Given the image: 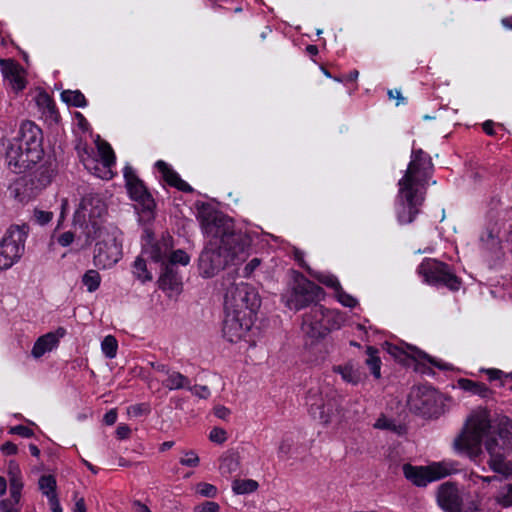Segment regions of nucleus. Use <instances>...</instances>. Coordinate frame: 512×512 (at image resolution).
<instances>
[{"mask_svg":"<svg viewBox=\"0 0 512 512\" xmlns=\"http://www.w3.org/2000/svg\"><path fill=\"white\" fill-rule=\"evenodd\" d=\"M261 306V299L254 287L240 283L225 295L222 332L230 343L240 341L252 328Z\"/></svg>","mask_w":512,"mask_h":512,"instance_id":"1","label":"nucleus"},{"mask_svg":"<svg viewBox=\"0 0 512 512\" xmlns=\"http://www.w3.org/2000/svg\"><path fill=\"white\" fill-rule=\"evenodd\" d=\"M43 133L32 121H24L17 136L9 143L6 161L15 173H22L38 163L44 154Z\"/></svg>","mask_w":512,"mask_h":512,"instance_id":"2","label":"nucleus"},{"mask_svg":"<svg viewBox=\"0 0 512 512\" xmlns=\"http://www.w3.org/2000/svg\"><path fill=\"white\" fill-rule=\"evenodd\" d=\"M200 223L207 236L215 239L222 249L231 253L233 261L239 254L246 252L253 242L247 230L235 229L233 221L223 215H203Z\"/></svg>","mask_w":512,"mask_h":512,"instance_id":"3","label":"nucleus"},{"mask_svg":"<svg viewBox=\"0 0 512 512\" xmlns=\"http://www.w3.org/2000/svg\"><path fill=\"white\" fill-rule=\"evenodd\" d=\"M324 289L309 280L301 272L293 270L290 287L281 295V300L290 310L300 311L318 305L324 299Z\"/></svg>","mask_w":512,"mask_h":512,"instance_id":"4","label":"nucleus"},{"mask_svg":"<svg viewBox=\"0 0 512 512\" xmlns=\"http://www.w3.org/2000/svg\"><path fill=\"white\" fill-rule=\"evenodd\" d=\"M54 175L55 169L53 164L45 162L28 175L20 177L11 183L8 187V192L17 201L22 203L28 202L52 182Z\"/></svg>","mask_w":512,"mask_h":512,"instance_id":"5","label":"nucleus"},{"mask_svg":"<svg viewBox=\"0 0 512 512\" xmlns=\"http://www.w3.org/2000/svg\"><path fill=\"white\" fill-rule=\"evenodd\" d=\"M95 236L85 235L88 242L97 241L94 250V263L106 269L114 266L122 257L121 234L115 226H101Z\"/></svg>","mask_w":512,"mask_h":512,"instance_id":"6","label":"nucleus"},{"mask_svg":"<svg viewBox=\"0 0 512 512\" xmlns=\"http://www.w3.org/2000/svg\"><path fill=\"white\" fill-rule=\"evenodd\" d=\"M489 412L484 410L471 415L463 432L455 439L457 450L470 455L477 454L481 449V443L493 433Z\"/></svg>","mask_w":512,"mask_h":512,"instance_id":"7","label":"nucleus"},{"mask_svg":"<svg viewBox=\"0 0 512 512\" xmlns=\"http://www.w3.org/2000/svg\"><path fill=\"white\" fill-rule=\"evenodd\" d=\"M106 213L107 206L101 195L91 191L82 197L74 214V222L80 225L85 235L95 236L97 232L100 233L99 227L104 226Z\"/></svg>","mask_w":512,"mask_h":512,"instance_id":"8","label":"nucleus"},{"mask_svg":"<svg viewBox=\"0 0 512 512\" xmlns=\"http://www.w3.org/2000/svg\"><path fill=\"white\" fill-rule=\"evenodd\" d=\"M342 321L340 312L318 304L303 316L302 329L309 337L322 339L331 331L340 329Z\"/></svg>","mask_w":512,"mask_h":512,"instance_id":"9","label":"nucleus"},{"mask_svg":"<svg viewBox=\"0 0 512 512\" xmlns=\"http://www.w3.org/2000/svg\"><path fill=\"white\" fill-rule=\"evenodd\" d=\"M417 273L426 284L437 288L445 287L456 292L462 285V279L455 274L453 268L435 258H424L417 267Z\"/></svg>","mask_w":512,"mask_h":512,"instance_id":"10","label":"nucleus"},{"mask_svg":"<svg viewBox=\"0 0 512 512\" xmlns=\"http://www.w3.org/2000/svg\"><path fill=\"white\" fill-rule=\"evenodd\" d=\"M29 225H11L0 241V270L11 268L22 257Z\"/></svg>","mask_w":512,"mask_h":512,"instance_id":"11","label":"nucleus"},{"mask_svg":"<svg viewBox=\"0 0 512 512\" xmlns=\"http://www.w3.org/2000/svg\"><path fill=\"white\" fill-rule=\"evenodd\" d=\"M310 416L327 426L341 418V400L335 394L323 396L318 390L310 389L306 396Z\"/></svg>","mask_w":512,"mask_h":512,"instance_id":"12","label":"nucleus"},{"mask_svg":"<svg viewBox=\"0 0 512 512\" xmlns=\"http://www.w3.org/2000/svg\"><path fill=\"white\" fill-rule=\"evenodd\" d=\"M409 410L425 418H438L443 410V403L438 392L431 386L413 387L408 394Z\"/></svg>","mask_w":512,"mask_h":512,"instance_id":"13","label":"nucleus"},{"mask_svg":"<svg viewBox=\"0 0 512 512\" xmlns=\"http://www.w3.org/2000/svg\"><path fill=\"white\" fill-rule=\"evenodd\" d=\"M399 192L396 198V219L400 225L411 224L421 212L424 194L413 185L398 182Z\"/></svg>","mask_w":512,"mask_h":512,"instance_id":"14","label":"nucleus"},{"mask_svg":"<svg viewBox=\"0 0 512 512\" xmlns=\"http://www.w3.org/2000/svg\"><path fill=\"white\" fill-rule=\"evenodd\" d=\"M230 262H233L231 253L222 249L217 241L211 238L199 256L198 266L200 274L205 278H211L223 270Z\"/></svg>","mask_w":512,"mask_h":512,"instance_id":"15","label":"nucleus"},{"mask_svg":"<svg viewBox=\"0 0 512 512\" xmlns=\"http://www.w3.org/2000/svg\"><path fill=\"white\" fill-rule=\"evenodd\" d=\"M405 478L417 487H426L451 474V470L443 462H434L427 466L403 465Z\"/></svg>","mask_w":512,"mask_h":512,"instance_id":"16","label":"nucleus"},{"mask_svg":"<svg viewBox=\"0 0 512 512\" xmlns=\"http://www.w3.org/2000/svg\"><path fill=\"white\" fill-rule=\"evenodd\" d=\"M432 167V160L428 153L421 148L413 149L411 153V160L405 171L403 177L399 180L400 183L413 185L419 188L423 187L426 183L428 170Z\"/></svg>","mask_w":512,"mask_h":512,"instance_id":"17","label":"nucleus"},{"mask_svg":"<svg viewBox=\"0 0 512 512\" xmlns=\"http://www.w3.org/2000/svg\"><path fill=\"white\" fill-rule=\"evenodd\" d=\"M157 284L158 288L163 291L167 297L173 298L179 296L183 291V278L179 268L162 264V266H160V275Z\"/></svg>","mask_w":512,"mask_h":512,"instance_id":"18","label":"nucleus"},{"mask_svg":"<svg viewBox=\"0 0 512 512\" xmlns=\"http://www.w3.org/2000/svg\"><path fill=\"white\" fill-rule=\"evenodd\" d=\"M485 449L489 454L488 465L490 469L501 475L504 479L512 476V464L506 460L508 451L500 450L495 439H486Z\"/></svg>","mask_w":512,"mask_h":512,"instance_id":"19","label":"nucleus"},{"mask_svg":"<svg viewBox=\"0 0 512 512\" xmlns=\"http://www.w3.org/2000/svg\"><path fill=\"white\" fill-rule=\"evenodd\" d=\"M437 503L445 512H462L463 499L453 482L442 483L437 491Z\"/></svg>","mask_w":512,"mask_h":512,"instance_id":"20","label":"nucleus"},{"mask_svg":"<svg viewBox=\"0 0 512 512\" xmlns=\"http://www.w3.org/2000/svg\"><path fill=\"white\" fill-rule=\"evenodd\" d=\"M155 168L161 174L163 181L170 187L176 188L177 190L184 193H193L194 189L186 181H184L178 172H176L167 162L164 160H158L155 163Z\"/></svg>","mask_w":512,"mask_h":512,"instance_id":"21","label":"nucleus"},{"mask_svg":"<svg viewBox=\"0 0 512 512\" xmlns=\"http://www.w3.org/2000/svg\"><path fill=\"white\" fill-rule=\"evenodd\" d=\"M0 70L5 79L10 81L15 91H22L26 87V79L21 75L22 67L14 59L0 58Z\"/></svg>","mask_w":512,"mask_h":512,"instance_id":"22","label":"nucleus"},{"mask_svg":"<svg viewBox=\"0 0 512 512\" xmlns=\"http://www.w3.org/2000/svg\"><path fill=\"white\" fill-rule=\"evenodd\" d=\"M487 439H495L500 450L510 452L512 450V420L504 417L500 420L497 430Z\"/></svg>","mask_w":512,"mask_h":512,"instance_id":"23","label":"nucleus"},{"mask_svg":"<svg viewBox=\"0 0 512 512\" xmlns=\"http://www.w3.org/2000/svg\"><path fill=\"white\" fill-rule=\"evenodd\" d=\"M171 246L165 241H148L142 247V254L146 255L151 261L159 263L162 266L166 262L168 252Z\"/></svg>","mask_w":512,"mask_h":512,"instance_id":"24","label":"nucleus"},{"mask_svg":"<svg viewBox=\"0 0 512 512\" xmlns=\"http://www.w3.org/2000/svg\"><path fill=\"white\" fill-rule=\"evenodd\" d=\"M123 177L125 180V186L128 192V195L131 200L133 197H137L142 193L148 191L145 183L137 176L134 169L131 166H125L123 169Z\"/></svg>","mask_w":512,"mask_h":512,"instance_id":"25","label":"nucleus"},{"mask_svg":"<svg viewBox=\"0 0 512 512\" xmlns=\"http://www.w3.org/2000/svg\"><path fill=\"white\" fill-rule=\"evenodd\" d=\"M457 386L471 395H477L483 399H490L494 392L485 383L473 381L468 378H460L457 380Z\"/></svg>","mask_w":512,"mask_h":512,"instance_id":"26","label":"nucleus"},{"mask_svg":"<svg viewBox=\"0 0 512 512\" xmlns=\"http://www.w3.org/2000/svg\"><path fill=\"white\" fill-rule=\"evenodd\" d=\"M333 370L335 373L340 374L345 382L352 385H357L364 379V373L361 368L355 367L351 362L334 366Z\"/></svg>","mask_w":512,"mask_h":512,"instance_id":"27","label":"nucleus"},{"mask_svg":"<svg viewBox=\"0 0 512 512\" xmlns=\"http://www.w3.org/2000/svg\"><path fill=\"white\" fill-rule=\"evenodd\" d=\"M58 344V339L55 334L47 333L40 336L32 347V355L34 358L42 357L46 352L51 351Z\"/></svg>","mask_w":512,"mask_h":512,"instance_id":"28","label":"nucleus"},{"mask_svg":"<svg viewBox=\"0 0 512 512\" xmlns=\"http://www.w3.org/2000/svg\"><path fill=\"white\" fill-rule=\"evenodd\" d=\"M191 379L174 369L168 374L162 385L169 390H181L189 388Z\"/></svg>","mask_w":512,"mask_h":512,"instance_id":"29","label":"nucleus"},{"mask_svg":"<svg viewBox=\"0 0 512 512\" xmlns=\"http://www.w3.org/2000/svg\"><path fill=\"white\" fill-rule=\"evenodd\" d=\"M367 359L365 364L370 370V373L375 379L381 377V365L382 361L379 357V350L375 346H367L366 348Z\"/></svg>","mask_w":512,"mask_h":512,"instance_id":"30","label":"nucleus"},{"mask_svg":"<svg viewBox=\"0 0 512 512\" xmlns=\"http://www.w3.org/2000/svg\"><path fill=\"white\" fill-rule=\"evenodd\" d=\"M407 348L412 352L410 357L412 359H414L415 361L424 360V361L428 362L429 364H431L432 366L439 368L440 370H444V371L450 370L449 364L444 363L441 360H438V359L430 356L425 351H423L415 346H412V345H407Z\"/></svg>","mask_w":512,"mask_h":512,"instance_id":"31","label":"nucleus"},{"mask_svg":"<svg viewBox=\"0 0 512 512\" xmlns=\"http://www.w3.org/2000/svg\"><path fill=\"white\" fill-rule=\"evenodd\" d=\"M61 100L68 106L85 108L88 105L85 95L80 90H64L61 92Z\"/></svg>","mask_w":512,"mask_h":512,"instance_id":"32","label":"nucleus"},{"mask_svg":"<svg viewBox=\"0 0 512 512\" xmlns=\"http://www.w3.org/2000/svg\"><path fill=\"white\" fill-rule=\"evenodd\" d=\"M374 428L380 430H388L399 436L404 435L407 431L405 425L397 424L393 419L388 418L383 414L376 420Z\"/></svg>","mask_w":512,"mask_h":512,"instance_id":"33","label":"nucleus"},{"mask_svg":"<svg viewBox=\"0 0 512 512\" xmlns=\"http://www.w3.org/2000/svg\"><path fill=\"white\" fill-rule=\"evenodd\" d=\"M11 469L10 467V474H12L10 478V498L14 504H18L21 499L23 483L18 466H15L16 472H12Z\"/></svg>","mask_w":512,"mask_h":512,"instance_id":"34","label":"nucleus"},{"mask_svg":"<svg viewBox=\"0 0 512 512\" xmlns=\"http://www.w3.org/2000/svg\"><path fill=\"white\" fill-rule=\"evenodd\" d=\"M133 201L141 207L143 213H146L149 217L154 216L156 202L149 190L137 197H133Z\"/></svg>","mask_w":512,"mask_h":512,"instance_id":"35","label":"nucleus"},{"mask_svg":"<svg viewBox=\"0 0 512 512\" xmlns=\"http://www.w3.org/2000/svg\"><path fill=\"white\" fill-rule=\"evenodd\" d=\"M133 201L141 207L143 213H146L149 217L154 216L156 202L149 190L137 197H133Z\"/></svg>","mask_w":512,"mask_h":512,"instance_id":"36","label":"nucleus"},{"mask_svg":"<svg viewBox=\"0 0 512 512\" xmlns=\"http://www.w3.org/2000/svg\"><path fill=\"white\" fill-rule=\"evenodd\" d=\"M132 268L134 276L142 283L152 281V273L147 269L146 260L142 256H138L135 259Z\"/></svg>","mask_w":512,"mask_h":512,"instance_id":"37","label":"nucleus"},{"mask_svg":"<svg viewBox=\"0 0 512 512\" xmlns=\"http://www.w3.org/2000/svg\"><path fill=\"white\" fill-rule=\"evenodd\" d=\"M258 487V482L253 479H236L232 483V490L238 495L253 493Z\"/></svg>","mask_w":512,"mask_h":512,"instance_id":"38","label":"nucleus"},{"mask_svg":"<svg viewBox=\"0 0 512 512\" xmlns=\"http://www.w3.org/2000/svg\"><path fill=\"white\" fill-rule=\"evenodd\" d=\"M480 240L483 248L489 252H494L497 254L501 250V240L499 236L493 232V230H487L485 233H483Z\"/></svg>","mask_w":512,"mask_h":512,"instance_id":"39","label":"nucleus"},{"mask_svg":"<svg viewBox=\"0 0 512 512\" xmlns=\"http://www.w3.org/2000/svg\"><path fill=\"white\" fill-rule=\"evenodd\" d=\"M39 489L42 493L49 498L50 496L54 498L57 489V482L53 475H42L39 479Z\"/></svg>","mask_w":512,"mask_h":512,"instance_id":"40","label":"nucleus"},{"mask_svg":"<svg viewBox=\"0 0 512 512\" xmlns=\"http://www.w3.org/2000/svg\"><path fill=\"white\" fill-rule=\"evenodd\" d=\"M190 262V256L181 249L172 251L170 255H167L166 262H163V265H167L173 268H178V264L183 266L188 265Z\"/></svg>","mask_w":512,"mask_h":512,"instance_id":"41","label":"nucleus"},{"mask_svg":"<svg viewBox=\"0 0 512 512\" xmlns=\"http://www.w3.org/2000/svg\"><path fill=\"white\" fill-rule=\"evenodd\" d=\"M239 457L236 454H228L220 459L219 469L222 474H232L239 468Z\"/></svg>","mask_w":512,"mask_h":512,"instance_id":"42","label":"nucleus"},{"mask_svg":"<svg viewBox=\"0 0 512 512\" xmlns=\"http://www.w3.org/2000/svg\"><path fill=\"white\" fill-rule=\"evenodd\" d=\"M82 283L88 292L96 291L101 283V276L98 271L90 269L82 276Z\"/></svg>","mask_w":512,"mask_h":512,"instance_id":"43","label":"nucleus"},{"mask_svg":"<svg viewBox=\"0 0 512 512\" xmlns=\"http://www.w3.org/2000/svg\"><path fill=\"white\" fill-rule=\"evenodd\" d=\"M98 152L103 165L107 168H111L116 164V156L111 147L107 142H104L98 146Z\"/></svg>","mask_w":512,"mask_h":512,"instance_id":"44","label":"nucleus"},{"mask_svg":"<svg viewBox=\"0 0 512 512\" xmlns=\"http://www.w3.org/2000/svg\"><path fill=\"white\" fill-rule=\"evenodd\" d=\"M101 349L105 357L109 359L115 358L118 350V342L116 338L112 335L105 336L101 342Z\"/></svg>","mask_w":512,"mask_h":512,"instance_id":"45","label":"nucleus"},{"mask_svg":"<svg viewBox=\"0 0 512 512\" xmlns=\"http://www.w3.org/2000/svg\"><path fill=\"white\" fill-rule=\"evenodd\" d=\"M311 275L315 277L321 284L333 289L334 292L341 289V284L338 278L333 274L318 273Z\"/></svg>","mask_w":512,"mask_h":512,"instance_id":"46","label":"nucleus"},{"mask_svg":"<svg viewBox=\"0 0 512 512\" xmlns=\"http://www.w3.org/2000/svg\"><path fill=\"white\" fill-rule=\"evenodd\" d=\"M496 502L502 507L512 506V484H507L498 491Z\"/></svg>","mask_w":512,"mask_h":512,"instance_id":"47","label":"nucleus"},{"mask_svg":"<svg viewBox=\"0 0 512 512\" xmlns=\"http://www.w3.org/2000/svg\"><path fill=\"white\" fill-rule=\"evenodd\" d=\"M196 493L202 497L215 498L218 495V488L207 482H200L196 485Z\"/></svg>","mask_w":512,"mask_h":512,"instance_id":"48","label":"nucleus"},{"mask_svg":"<svg viewBox=\"0 0 512 512\" xmlns=\"http://www.w3.org/2000/svg\"><path fill=\"white\" fill-rule=\"evenodd\" d=\"M38 104L45 107L47 109V112L50 114V116H57L58 111L56 104L47 93H42L38 97Z\"/></svg>","mask_w":512,"mask_h":512,"instance_id":"49","label":"nucleus"},{"mask_svg":"<svg viewBox=\"0 0 512 512\" xmlns=\"http://www.w3.org/2000/svg\"><path fill=\"white\" fill-rule=\"evenodd\" d=\"M336 299L344 306L348 308H354L358 304V301L356 298H354L352 295L348 294L344 289L341 287L340 290H337L335 292Z\"/></svg>","mask_w":512,"mask_h":512,"instance_id":"50","label":"nucleus"},{"mask_svg":"<svg viewBox=\"0 0 512 512\" xmlns=\"http://www.w3.org/2000/svg\"><path fill=\"white\" fill-rule=\"evenodd\" d=\"M151 409L148 403H138L128 407V414L132 417L147 416Z\"/></svg>","mask_w":512,"mask_h":512,"instance_id":"51","label":"nucleus"},{"mask_svg":"<svg viewBox=\"0 0 512 512\" xmlns=\"http://www.w3.org/2000/svg\"><path fill=\"white\" fill-rule=\"evenodd\" d=\"M200 459L193 450L187 451L184 457H181L179 463L183 466L195 468L199 465Z\"/></svg>","mask_w":512,"mask_h":512,"instance_id":"52","label":"nucleus"},{"mask_svg":"<svg viewBox=\"0 0 512 512\" xmlns=\"http://www.w3.org/2000/svg\"><path fill=\"white\" fill-rule=\"evenodd\" d=\"M194 396L200 399H208L211 395V391L206 385H192V381H190L189 388H187Z\"/></svg>","mask_w":512,"mask_h":512,"instance_id":"53","label":"nucleus"},{"mask_svg":"<svg viewBox=\"0 0 512 512\" xmlns=\"http://www.w3.org/2000/svg\"><path fill=\"white\" fill-rule=\"evenodd\" d=\"M8 433L11 435H18L22 438H31L34 436V431L24 425H16L9 428Z\"/></svg>","mask_w":512,"mask_h":512,"instance_id":"54","label":"nucleus"},{"mask_svg":"<svg viewBox=\"0 0 512 512\" xmlns=\"http://www.w3.org/2000/svg\"><path fill=\"white\" fill-rule=\"evenodd\" d=\"M220 506L214 501H204L194 507V512H219Z\"/></svg>","mask_w":512,"mask_h":512,"instance_id":"55","label":"nucleus"},{"mask_svg":"<svg viewBox=\"0 0 512 512\" xmlns=\"http://www.w3.org/2000/svg\"><path fill=\"white\" fill-rule=\"evenodd\" d=\"M227 433L224 429L219 427H214L209 433V439L217 444H222L227 439Z\"/></svg>","mask_w":512,"mask_h":512,"instance_id":"56","label":"nucleus"},{"mask_svg":"<svg viewBox=\"0 0 512 512\" xmlns=\"http://www.w3.org/2000/svg\"><path fill=\"white\" fill-rule=\"evenodd\" d=\"M34 218L39 225H46L53 219V213L36 209L34 211Z\"/></svg>","mask_w":512,"mask_h":512,"instance_id":"57","label":"nucleus"},{"mask_svg":"<svg viewBox=\"0 0 512 512\" xmlns=\"http://www.w3.org/2000/svg\"><path fill=\"white\" fill-rule=\"evenodd\" d=\"M359 71L356 69H353L349 71L347 74L340 75L338 77H334V80L339 83H354L358 79Z\"/></svg>","mask_w":512,"mask_h":512,"instance_id":"58","label":"nucleus"},{"mask_svg":"<svg viewBox=\"0 0 512 512\" xmlns=\"http://www.w3.org/2000/svg\"><path fill=\"white\" fill-rule=\"evenodd\" d=\"M496 126L503 129L502 124H499V123L496 124L493 120H486L482 124V129H483L484 133L487 134L488 136H495L496 135V130H495Z\"/></svg>","mask_w":512,"mask_h":512,"instance_id":"59","label":"nucleus"},{"mask_svg":"<svg viewBox=\"0 0 512 512\" xmlns=\"http://www.w3.org/2000/svg\"><path fill=\"white\" fill-rule=\"evenodd\" d=\"M0 451L5 456H12L18 453V447L13 442L7 441L1 445Z\"/></svg>","mask_w":512,"mask_h":512,"instance_id":"60","label":"nucleus"},{"mask_svg":"<svg viewBox=\"0 0 512 512\" xmlns=\"http://www.w3.org/2000/svg\"><path fill=\"white\" fill-rule=\"evenodd\" d=\"M293 259L296 263L303 269L307 270L310 273V267L304 259V252L300 249H294L293 251Z\"/></svg>","mask_w":512,"mask_h":512,"instance_id":"61","label":"nucleus"},{"mask_svg":"<svg viewBox=\"0 0 512 512\" xmlns=\"http://www.w3.org/2000/svg\"><path fill=\"white\" fill-rule=\"evenodd\" d=\"M261 260L259 258H253L251 259L244 267L243 269V275L244 277H249L256 268L260 265Z\"/></svg>","mask_w":512,"mask_h":512,"instance_id":"62","label":"nucleus"},{"mask_svg":"<svg viewBox=\"0 0 512 512\" xmlns=\"http://www.w3.org/2000/svg\"><path fill=\"white\" fill-rule=\"evenodd\" d=\"M57 241L61 246L67 247L74 241V234L71 231L63 232Z\"/></svg>","mask_w":512,"mask_h":512,"instance_id":"63","label":"nucleus"},{"mask_svg":"<svg viewBox=\"0 0 512 512\" xmlns=\"http://www.w3.org/2000/svg\"><path fill=\"white\" fill-rule=\"evenodd\" d=\"M131 434V428L126 424H120L116 429V437L119 440L127 439Z\"/></svg>","mask_w":512,"mask_h":512,"instance_id":"64","label":"nucleus"}]
</instances>
